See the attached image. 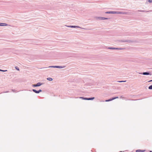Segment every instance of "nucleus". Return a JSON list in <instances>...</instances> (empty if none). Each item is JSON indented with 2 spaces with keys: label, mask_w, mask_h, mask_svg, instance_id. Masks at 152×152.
Masks as SVG:
<instances>
[{
  "label": "nucleus",
  "mask_w": 152,
  "mask_h": 152,
  "mask_svg": "<svg viewBox=\"0 0 152 152\" xmlns=\"http://www.w3.org/2000/svg\"><path fill=\"white\" fill-rule=\"evenodd\" d=\"M94 99V97H92L91 98H86V100H93Z\"/></svg>",
  "instance_id": "nucleus-12"
},
{
  "label": "nucleus",
  "mask_w": 152,
  "mask_h": 152,
  "mask_svg": "<svg viewBox=\"0 0 152 152\" xmlns=\"http://www.w3.org/2000/svg\"><path fill=\"white\" fill-rule=\"evenodd\" d=\"M8 25L6 23H0V26H6Z\"/></svg>",
  "instance_id": "nucleus-9"
},
{
  "label": "nucleus",
  "mask_w": 152,
  "mask_h": 152,
  "mask_svg": "<svg viewBox=\"0 0 152 152\" xmlns=\"http://www.w3.org/2000/svg\"><path fill=\"white\" fill-rule=\"evenodd\" d=\"M118 98V97H113V98H112L111 99H110L108 100H105V101L106 102L110 101H112L114 99H116Z\"/></svg>",
  "instance_id": "nucleus-8"
},
{
  "label": "nucleus",
  "mask_w": 152,
  "mask_h": 152,
  "mask_svg": "<svg viewBox=\"0 0 152 152\" xmlns=\"http://www.w3.org/2000/svg\"><path fill=\"white\" fill-rule=\"evenodd\" d=\"M126 81V80H124V81H118V82L119 83H121V82H125Z\"/></svg>",
  "instance_id": "nucleus-20"
},
{
  "label": "nucleus",
  "mask_w": 152,
  "mask_h": 152,
  "mask_svg": "<svg viewBox=\"0 0 152 152\" xmlns=\"http://www.w3.org/2000/svg\"><path fill=\"white\" fill-rule=\"evenodd\" d=\"M15 68L17 70H19V68L17 66H16V67H15Z\"/></svg>",
  "instance_id": "nucleus-23"
},
{
  "label": "nucleus",
  "mask_w": 152,
  "mask_h": 152,
  "mask_svg": "<svg viewBox=\"0 0 152 152\" xmlns=\"http://www.w3.org/2000/svg\"><path fill=\"white\" fill-rule=\"evenodd\" d=\"M80 28V27L78 26H72V28Z\"/></svg>",
  "instance_id": "nucleus-14"
},
{
  "label": "nucleus",
  "mask_w": 152,
  "mask_h": 152,
  "mask_svg": "<svg viewBox=\"0 0 152 152\" xmlns=\"http://www.w3.org/2000/svg\"><path fill=\"white\" fill-rule=\"evenodd\" d=\"M148 0H147V1H146V4H148V2H147V1Z\"/></svg>",
  "instance_id": "nucleus-27"
},
{
  "label": "nucleus",
  "mask_w": 152,
  "mask_h": 152,
  "mask_svg": "<svg viewBox=\"0 0 152 152\" xmlns=\"http://www.w3.org/2000/svg\"><path fill=\"white\" fill-rule=\"evenodd\" d=\"M150 152H152V151H150Z\"/></svg>",
  "instance_id": "nucleus-29"
},
{
  "label": "nucleus",
  "mask_w": 152,
  "mask_h": 152,
  "mask_svg": "<svg viewBox=\"0 0 152 152\" xmlns=\"http://www.w3.org/2000/svg\"><path fill=\"white\" fill-rule=\"evenodd\" d=\"M32 91L35 92V93H37V94H38L39 93V92L38 91H37L36 90L34 89H32Z\"/></svg>",
  "instance_id": "nucleus-15"
},
{
  "label": "nucleus",
  "mask_w": 152,
  "mask_h": 152,
  "mask_svg": "<svg viewBox=\"0 0 152 152\" xmlns=\"http://www.w3.org/2000/svg\"><path fill=\"white\" fill-rule=\"evenodd\" d=\"M152 82V80H150L149 81H148V82Z\"/></svg>",
  "instance_id": "nucleus-26"
},
{
  "label": "nucleus",
  "mask_w": 152,
  "mask_h": 152,
  "mask_svg": "<svg viewBox=\"0 0 152 152\" xmlns=\"http://www.w3.org/2000/svg\"><path fill=\"white\" fill-rule=\"evenodd\" d=\"M12 91H13V92H14L15 91V90H12Z\"/></svg>",
  "instance_id": "nucleus-28"
},
{
  "label": "nucleus",
  "mask_w": 152,
  "mask_h": 152,
  "mask_svg": "<svg viewBox=\"0 0 152 152\" xmlns=\"http://www.w3.org/2000/svg\"><path fill=\"white\" fill-rule=\"evenodd\" d=\"M108 49L111 50H122L123 48H115L113 47H108Z\"/></svg>",
  "instance_id": "nucleus-5"
},
{
  "label": "nucleus",
  "mask_w": 152,
  "mask_h": 152,
  "mask_svg": "<svg viewBox=\"0 0 152 152\" xmlns=\"http://www.w3.org/2000/svg\"><path fill=\"white\" fill-rule=\"evenodd\" d=\"M65 26H66L67 27H68L72 28V26H66V25Z\"/></svg>",
  "instance_id": "nucleus-22"
},
{
  "label": "nucleus",
  "mask_w": 152,
  "mask_h": 152,
  "mask_svg": "<svg viewBox=\"0 0 152 152\" xmlns=\"http://www.w3.org/2000/svg\"><path fill=\"white\" fill-rule=\"evenodd\" d=\"M148 2L150 3H152V0H148Z\"/></svg>",
  "instance_id": "nucleus-21"
},
{
  "label": "nucleus",
  "mask_w": 152,
  "mask_h": 152,
  "mask_svg": "<svg viewBox=\"0 0 152 152\" xmlns=\"http://www.w3.org/2000/svg\"><path fill=\"white\" fill-rule=\"evenodd\" d=\"M65 67V66H49L48 67H44V68H43V69H45V68H48L52 67V68H57L61 69V68H64Z\"/></svg>",
  "instance_id": "nucleus-2"
},
{
  "label": "nucleus",
  "mask_w": 152,
  "mask_h": 152,
  "mask_svg": "<svg viewBox=\"0 0 152 152\" xmlns=\"http://www.w3.org/2000/svg\"><path fill=\"white\" fill-rule=\"evenodd\" d=\"M47 79L48 80H49V81H51L53 80V79L51 78H50V77H48V78H47Z\"/></svg>",
  "instance_id": "nucleus-16"
},
{
  "label": "nucleus",
  "mask_w": 152,
  "mask_h": 152,
  "mask_svg": "<svg viewBox=\"0 0 152 152\" xmlns=\"http://www.w3.org/2000/svg\"><path fill=\"white\" fill-rule=\"evenodd\" d=\"M138 73L140 74L143 75H151V74L150 73V72H138Z\"/></svg>",
  "instance_id": "nucleus-3"
},
{
  "label": "nucleus",
  "mask_w": 152,
  "mask_h": 152,
  "mask_svg": "<svg viewBox=\"0 0 152 152\" xmlns=\"http://www.w3.org/2000/svg\"><path fill=\"white\" fill-rule=\"evenodd\" d=\"M79 98H80V99H83L86 100V97H80Z\"/></svg>",
  "instance_id": "nucleus-19"
},
{
  "label": "nucleus",
  "mask_w": 152,
  "mask_h": 152,
  "mask_svg": "<svg viewBox=\"0 0 152 152\" xmlns=\"http://www.w3.org/2000/svg\"><path fill=\"white\" fill-rule=\"evenodd\" d=\"M121 42H130V41L129 40H125V41L121 40Z\"/></svg>",
  "instance_id": "nucleus-17"
},
{
  "label": "nucleus",
  "mask_w": 152,
  "mask_h": 152,
  "mask_svg": "<svg viewBox=\"0 0 152 152\" xmlns=\"http://www.w3.org/2000/svg\"><path fill=\"white\" fill-rule=\"evenodd\" d=\"M148 89L150 90L152 89V85L148 87Z\"/></svg>",
  "instance_id": "nucleus-18"
},
{
  "label": "nucleus",
  "mask_w": 152,
  "mask_h": 152,
  "mask_svg": "<svg viewBox=\"0 0 152 152\" xmlns=\"http://www.w3.org/2000/svg\"><path fill=\"white\" fill-rule=\"evenodd\" d=\"M91 75H86V84L91 86L93 83V81L91 80Z\"/></svg>",
  "instance_id": "nucleus-1"
},
{
  "label": "nucleus",
  "mask_w": 152,
  "mask_h": 152,
  "mask_svg": "<svg viewBox=\"0 0 152 152\" xmlns=\"http://www.w3.org/2000/svg\"><path fill=\"white\" fill-rule=\"evenodd\" d=\"M43 84L42 83L39 82L37 83L36 84H33L32 85V86L34 87H38L41 86V85Z\"/></svg>",
  "instance_id": "nucleus-4"
},
{
  "label": "nucleus",
  "mask_w": 152,
  "mask_h": 152,
  "mask_svg": "<svg viewBox=\"0 0 152 152\" xmlns=\"http://www.w3.org/2000/svg\"><path fill=\"white\" fill-rule=\"evenodd\" d=\"M98 18L101 20H107L108 19V18H105L104 17H99Z\"/></svg>",
  "instance_id": "nucleus-10"
},
{
  "label": "nucleus",
  "mask_w": 152,
  "mask_h": 152,
  "mask_svg": "<svg viewBox=\"0 0 152 152\" xmlns=\"http://www.w3.org/2000/svg\"><path fill=\"white\" fill-rule=\"evenodd\" d=\"M42 91L41 89H39V90L38 91L39 92V93L40 92H42Z\"/></svg>",
  "instance_id": "nucleus-25"
},
{
  "label": "nucleus",
  "mask_w": 152,
  "mask_h": 152,
  "mask_svg": "<svg viewBox=\"0 0 152 152\" xmlns=\"http://www.w3.org/2000/svg\"><path fill=\"white\" fill-rule=\"evenodd\" d=\"M137 11L139 12H151V11H152V10H149V11H146V10H138Z\"/></svg>",
  "instance_id": "nucleus-11"
},
{
  "label": "nucleus",
  "mask_w": 152,
  "mask_h": 152,
  "mask_svg": "<svg viewBox=\"0 0 152 152\" xmlns=\"http://www.w3.org/2000/svg\"><path fill=\"white\" fill-rule=\"evenodd\" d=\"M0 71H2V72H5V71H7V70H1V69H0Z\"/></svg>",
  "instance_id": "nucleus-24"
},
{
  "label": "nucleus",
  "mask_w": 152,
  "mask_h": 152,
  "mask_svg": "<svg viewBox=\"0 0 152 152\" xmlns=\"http://www.w3.org/2000/svg\"><path fill=\"white\" fill-rule=\"evenodd\" d=\"M128 12H125L117 11V14H121L122 15H126Z\"/></svg>",
  "instance_id": "nucleus-7"
},
{
  "label": "nucleus",
  "mask_w": 152,
  "mask_h": 152,
  "mask_svg": "<svg viewBox=\"0 0 152 152\" xmlns=\"http://www.w3.org/2000/svg\"><path fill=\"white\" fill-rule=\"evenodd\" d=\"M145 151V150H136V152H144Z\"/></svg>",
  "instance_id": "nucleus-13"
},
{
  "label": "nucleus",
  "mask_w": 152,
  "mask_h": 152,
  "mask_svg": "<svg viewBox=\"0 0 152 152\" xmlns=\"http://www.w3.org/2000/svg\"><path fill=\"white\" fill-rule=\"evenodd\" d=\"M106 14H117V11H108L105 12Z\"/></svg>",
  "instance_id": "nucleus-6"
}]
</instances>
